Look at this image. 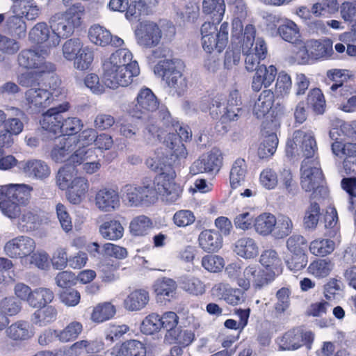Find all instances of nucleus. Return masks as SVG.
Masks as SVG:
<instances>
[{
	"instance_id": "nucleus-64",
	"label": "nucleus",
	"mask_w": 356,
	"mask_h": 356,
	"mask_svg": "<svg viewBox=\"0 0 356 356\" xmlns=\"http://www.w3.org/2000/svg\"><path fill=\"white\" fill-rule=\"evenodd\" d=\"M161 329V318L157 314L152 313L143 321L141 331L146 334H152Z\"/></svg>"
},
{
	"instance_id": "nucleus-17",
	"label": "nucleus",
	"mask_w": 356,
	"mask_h": 356,
	"mask_svg": "<svg viewBox=\"0 0 356 356\" xmlns=\"http://www.w3.org/2000/svg\"><path fill=\"white\" fill-rule=\"evenodd\" d=\"M63 90V88H58L49 92L42 88H31L26 91L25 99L31 108L40 110L49 106L52 102V97L58 96Z\"/></svg>"
},
{
	"instance_id": "nucleus-6",
	"label": "nucleus",
	"mask_w": 356,
	"mask_h": 356,
	"mask_svg": "<svg viewBox=\"0 0 356 356\" xmlns=\"http://www.w3.org/2000/svg\"><path fill=\"white\" fill-rule=\"evenodd\" d=\"M213 118L221 115L223 121H236L242 115L241 100L238 90L230 92L226 106L218 100H214L210 108Z\"/></svg>"
},
{
	"instance_id": "nucleus-4",
	"label": "nucleus",
	"mask_w": 356,
	"mask_h": 356,
	"mask_svg": "<svg viewBox=\"0 0 356 356\" xmlns=\"http://www.w3.org/2000/svg\"><path fill=\"white\" fill-rule=\"evenodd\" d=\"M26 205L6 199L0 202V209L3 215L11 220H17V226L23 232L33 229L38 220L37 215L25 208Z\"/></svg>"
},
{
	"instance_id": "nucleus-18",
	"label": "nucleus",
	"mask_w": 356,
	"mask_h": 356,
	"mask_svg": "<svg viewBox=\"0 0 356 356\" xmlns=\"http://www.w3.org/2000/svg\"><path fill=\"white\" fill-rule=\"evenodd\" d=\"M77 146L76 137L60 136L56 138L51 150L50 156L56 163L67 162L72 152Z\"/></svg>"
},
{
	"instance_id": "nucleus-1",
	"label": "nucleus",
	"mask_w": 356,
	"mask_h": 356,
	"mask_svg": "<svg viewBox=\"0 0 356 356\" xmlns=\"http://www.w3.org/2000/svg\"><path fill=\"white\" fill-rule=\"evenodd\" d=\"M85 14V8L80 3L71 6L65 12H59L53 15L49 23L52 34L49 40L51 46H57L60 38H67L72 35L75 29L82 23Z\"/></svg>"
},
{
	"instance_id": "nucleus-21",
	"label": "nucleus",
	"mask_w": 356,
	"mask_h": 356,
	"mask_svg": "<svg viewBox=\"0 0 356 356\" xmlns=\"http://www.w3.org/2000/svg\"><path fill=\"white\" fill-rule=\"evenodd\" d=\"M132 53L125 48L116 50L104 60L102 65L103 72L108 71L113 74L115 70H126L130 68L133 64L138 65L137 61L132 60Z\"/></svg>"
},
{
	"instance_id": "nucleus-20",
	"label": "nucleus",
	"mask_w": 356,
	"mask_h": 356,
	"mask_svg": "<svg viewBox=\"0 0 356 356\" xmlns=\"http://www.w3.org/2000/svg\"><path fill=\"white\" fill-rule=\"evenodd\" d=\"M132 53L125 48L116 50L104 60L102 65L103 72L108 71L113 74L115 70H126L130 68L133 64L138 65L137 61L132 60Z\"/></svg>"
},
{
	"instance_id": "nucleus-54",
	"label": "nucleus",
	"mask_w": 356,
	"mask_h": 356,
	"mask_svg": "<svg viewBox=\"0 0 356 356\" xmlns=\"http://www.w3.org/2000/svg\"><path fill=\"white\" fill-rule=\"evenodd\" d=\"M278 145V138L275 133L266 136L258 148V156L261 159L271 156L275 152Z\"/></svg>"
},
{
	"instance_id": "nucleus-10",
	"label": "nucleus",
	"mask_w": 356,
	"mask_h": 356,
	"mask_svg": "<svg viewBox=\"0 0 356 356\" xmlns=\"http://www.w3.org/2000/svg\"><path fill=\"white\" fill-rule=\"evenodd\" d=\"M122 196L131 207H139L150 204L156 195L152 186L126 184L121 189Z\"/></svg>"
},
{
	"instance_id": "nucleus-44",
	"label": "nucleus",
	"mask_w": 356,
	"mask_h": 356,
	"mask_svg": "<svg viewBox=\"0 0 356 356\" xmlns=\"http://www.w3.org/2000/svg\"><path fill=\"white\" fill-rule=\"evenodd\" d=\"M54 295L51 290L47 288L40 287L33 291L29 300V305L33 308L44 307L52 302Z\"/></svg>"
},
{
	"instance_id": "nucleus-61",
	"label": "nucleus",
	"mask_w": 356,
	"mask_h": 356,
	"mask_svg": "<svg viewBox=\"0 0 356 356\" xmlns=\"http://www.w3.org/2000/svg\"><path fill=\"white\" fill-rule=\"evenodd\" d=\"M94 59V53L88 47L81 48L74 59V67L79 70H88Z\"/></svg>"
},
{
	"instance_id": "nucleus-13",
	"label": "nucleus",
	"mask_w": 356,
	"mask_h": 356,
	"mask_svg": "<svg viewBox=\"0 0 356 356\" xmlns=\"http://www.w3.org/2000/svg\"><path fill=\"white\" fill-rule=\"evenodd\" d=\"M130 68L126 70H115L113 74L108 71L103 72V80L104 84L112 89H116L119 86L126 87L130 85L134 77L140 74L138 65L133 64L129 66Z\"/></svg>"
},
{
	"instance_id": "nucleus-59",
	"label": "nucleus",
	"mask_w": 356,
	"mask_h": 356,
	"mask_svg": "<svg viewBox=\"0 0 356 356\" xmlns=\"http://www.w3.org/2000/svg\"><path fill=\"white\" fill-rule=\"evenodd\" d=\"M115 313V309L111 303L99 305L93 309L91 319L95 322H103L113 316Z\"/></svg>"
},
{
	"instance_id": "nucleus-48",
	"label": "nucleus",
	"mask_w": 356,
	"mask_h": 356,
	"mask_svg": "<svg viewBox=\"0 0 356 356\" xmlns=\"http://www.w3.org/2000/svg\"><path fill=\"white\" fill-rule=\"evenodd\" d=\"M95 151V148H87L86 147L77 145L71 154L68 164L79 165L88 160L96 159L97 156L96 155Z\"/></svg>"
},
{
	"instance_id": "nucleus-35",
	"label": "nucleus",
	"mask_w": 356,
	"mask_h": 356,
	"mask_svg": "<svg viewBox=\"0 0 356 356\" xmlns=\"http://www.w3.org/2000/svg\"><path fill=\"white\" fill-rule=\"evenodd\" d=\"M234 252L243 258L252 259L259 254V247L252 238L243 237L236 242Z\"/></svg>"
},
{
	"instance_id": "nucleus-24",
	"label": "nucleus",
	"mask_w": 356,
	"mask_h": 356,
	"mask_svg": "<svg viewBox=\"0 0 356 356\" xmlns=\"http://www.w3.org/2000/svg\"><path fill=\"white\" fill-rule=\"evenodd\" d=\"M103 343L97 340H79L65 349L60 356H80L83 353L99 352L103 348Z\"/></svg>"
},
{
	"instance_id": "nucleus-40",
	"label": "nucleus",
	"mask_w": 356,
	"mask_h": 356,
	"mask_svg": "<svg viewBox=\"0 0 356 356\" xmlns=\"http://www.w3.org/2000/svg\"><path fill=\"white\" fill-rule=\"evenodd\" d=\"M163 145L168 149V153L177 159H185L188 154L184 145L175 133H169L166 135Z\"/></svg>"
},
{
	"instance_id": "nucleus-3",
	"label": "nucleus",
	"mask_w": 356,
	"mask_h": 356,
	"mask_svg": "<svg viewBox=\"0 0 356 356\" xmlns=\"http://www.w3.org/2000/svg\"><path fill=\"white\" fill-rule=\"evenodd\" d=\"M182 63L178 60H164L154 67V72L162 76L168 86L177 95H181L187 87L181 72Z\"/></svg>"
},
{
	"instance_id": "nucleus-7",
	"label": "nucleus",
	"mask_w": 356,
	"mask_h": 356,
	"mask_svg": "<svg viewBox=\"0 0 356 356\" xmlns=\"http://www.w3.org/2000/svg\"><path fill=\"white\" fill-rule=\"evenodd\" d=\"M295 150L300 151L305 159H317L314 158L317 145L312 131L302 129L294 131L292 140L287 142L286 152L293 154Z\"/></svg>"
},
{
	"instance_id": "nucleus-57",
	"label": "nucleus",
	"mask_w": 356,
	"mask_h": 356,
	"mask_svg": "<svg viewBox=\"0 0 356 356\" xmlns=\"http://www.w3.org/2000/svg\"><path fill=\"white\" fill-rule=\"evenodd\" d=\"M82 332V325L74 321L67 325L63 330L58 332L57 338L63 343L75 339Z\"/></svg>"
},
{
	"instance_id": "nucleus-31",
	"label": "nucleus",
	"mask_w": 356,
	"mask_h": 356,
	"mask_svg": "<svg viewBox=\"0 0 356 356\" xmlns=\"http://www.w3.org/2000/svg\"><path fill=\"white\" fill-rule=\"evenodd\" d=\"M198 241L200 248L205 252H216L222 247L221 235L214 230L202 231L199 235Z\"/></svg>"
},
{
	"instance_id": "nucleus-27",
	"label": "nucleus",
	"mask_w": 356,
	"mask_h": 356,
	"mask_svg": "<svg viewBox=\"0 0 356 356\" xmlns=\"http://www.w3.org/2000/svg\"><path fill=\"white\" fill-rule=\"evenodd\" d=\"M274 100L275 95L272 90H263L254 102L252 114L258 119L266 118L273 108Z\"/></svg>"
},
{
	"instance_id": "nucleus-5",
	"label": "nucleus",
	"mask_w": 356,
	"mask_h": 356,
	"mask_svg": "<svg viewBox=\"0 0 356 356\" xmlns=\"http://www.w3.org/2000/svg\"><path fill=\"white\" fill-rule=\"evenodd\" d=\"M323 181V174L318 159H304L300 167V185L307 193H314Z\"/></svg>"
},
{
	"instance_id": "nucleus-63",
	"label": "nucleus",
	"mask_w": 356,
	"mask_h": 356,
	"mask_svg": "<svg viewBox=\"0 0 356 356\" xmlns=\"http://www.w3.org/2000/svg\"><path fill=\"white\" fill-rule=\"evenodd\" d=\"M338 10L336 0H322L316 3L312 8V12L316 16L325 15L335 13Z\"/></svg>"
},
{
	"instance_id": "nucleus-16",
	"label": "nucleus",
	"mask_w": 356,
	"mask_h": 356,
	"mask_svg": "<svg viewBox=\"0 0 356 356\" xmlns=\"http://www.w3.org/2000/svg\"><path fill=\"white\" fill-rule=\"evenodd\" d=\"M243 278L238 280V285L248 290L252 282L256 289H261L273 280L268 273H265L257 265H250L243 271Z\"/></svg>"
},
{
	"instance_id": "nucleus-11",
	"label": "nucleus",
	"mask_w": 356,
	"mask_h": 356,
	"mask_svg": "<svg viewBox=\"0 0 356 356\" xmlns=\"http://www.w3.org/2000/svg\"><path fill=\"white\" fill-rule=\"evenodd\" d=\"M222 164V154L218 149L213 148L202 154L190 167V173L196 175L202 173L218 172Z\"/></svg>"
},
{
	"instance_id": "nucleus-43",
	"label": "nucleus",
	"mask_w": 356,
	"mask_h": 356,
	"mask_svg": "<svg viewBox=\"0 0 356 356\" xmlns=\"http://www.w3.org/2000/svg\"><path fill=\"white\" fill-rule=\"evenodd\" d=\"M334 266V262L329 259H318L309 265L307 271L316 278L321 279L327 277Z\"/></svg>"
},
{
	"instance_id": "nucleus-46",
	"label": "nucleus",
	"mask_w": 356,
	"mask_h": 356,
	"mask_svg": "<svg viewBox=\"0 0 356 356\" xmlns=\"http://www.w3.org/2000/svg\"><path fill=\"white\" fill-rule=\"evenodd\" d=\"M225 11L224 0H203L202 1V12L211 15L217 23L222 20Z\"/></svg>"
},
{
	"instance_id": "nucleus-53",
	"label": "nucleus",
	"mask_w": 356,
	"mask_h": 356,
	"mask_svg": "<svg viewBox=\"0 0 356 356\" xmlns=\"http://www.w3.org/2000/svg\"><path fill=\"white\" fill-rule=\"evenodd\" d=\"M335 249V243L327 238H318L311 242L310 252L316 255L325 257L331 254Z\"/></svg>"
},
{
	"instance_id": "nucleus-9",
	"label": "nucleus",
	"mask_w": 356,
	"mask_h": 356,
	"mask_svg": "<svg viewBox=\"0 0 356 356\" xmlns=\"http://www.w3.org/2000/svg\"><path fill=\"white\" fill-rule=\"evenodd\" d=\"M159 102L154 92L148 88L140 90L136 104L130 106L129 112L134 118L145 119L159 108Z\"/></svg>"
},
{
	"instance_id": "nucleus-39",
	"label": "nucleus",
	"mask_w": 356,
	"mask_h": 356,
	"mask_svg": "<svg viewBox=\"0 0 356 356\" xmlns=\"http://www.w3.org/2000/svg\"><path fill=\"white\" fill-rule=\"evenodd\" d=\"M276 224V218L270 213H263L259 215L254 221L255 232L259 235L266 236L273 234Z\"/></svg>"
},
{
	"instance_id": "nucleus-55",
	"label": "nucleus",
	"mask_w": 356,
	"mask_h": 356,
	"mask_svg": "<svg viewBox=\"0 0 356 356\" xmlns=\"http://www.w3.org/2000/svg\"><path fill=\"white\" fill-rule=\"evenodd\" d=\"M293 222L286 216H279L276 218V224L273 229V236L276 239H282L289 236L293 230Z\"/></svg>"
},
{
	"instance_id": "nucleus-45",
	"label": "nucleus",
	"mask_w": 356,
	"mask_h": 356,
	"mask_svg": "<svg viewBox=\"0 0 356 356\" xmlns=\"http://www.w3.org/2000/svg\"><path fill=\"white\" fill-rule=\"evenodd\" d=\"M146 349L143 343L137 340L124 342L116 350L115 356H145Z\"/></svg>"
},
{
	"instance_id": "nucleus-33",
	"label": "nucleus",
	"mask_w": 356,
	"mask_h": 356,
	"mask_svg": "<svg viewBox=\"0 0 356 356\" xmlns=\"http://www.w3.org/2000/svg\"><path fill=\"white\" fill-rule=\"evenodd\" d=\"M247 176V165L244 159H236L230 170L229 184L232 189L245 186Z\"/></svg>"
},
{
	"instance_id": "nucleus-51",
	"label": "nucleus",
	"mask_w": 356,
	"mask_h": 356,
	"mask_svg": "<svg viewBox=\"0 0 356 356\" xmlns=\"http://www.w3.org/2000/svg\"><path fill=\"white\" fill-rule=\"evenodd\" d=\"M278 33L284 40L291 43L296 42L300 37L297 24L289 19L279 26Z\"/></svg>"
},
{
	"instance_id": "nucleus-58",
	"label": "nucleus",
	"mask_w": 356,
	"mask_h": 356,
	"mask_svg": "<svg viewBox=\"0 0 356 356\" xmlns=\"http://www.w3.org/2000/svg\"><path fill=\"white\" fill-rule=\"evenodd\" d=\"M259 183L266 190L275 189L279 183L277 173L270 168L264 169L259 175Z\"/></svg>"
},
{
	"instance_id": "nucleus-8",
	"label": "nucleus",
	"mask_w": 356,
	"mask_h": 356,
	"mask_svg": "<svg viewBox=\"0 0 356 356\" xmlns=\"http://www.w3.org/2000/svg\"><path fill=\"white\" fill-rule=\"evenodd\" d=\"M48 49H25L18 55L19 65L25 68L33 69L38 73H50L54 71L55 66L50 62L44 60L49 54Z\"/></svg>"
},
{
	"instance_id": "nucleus-42",
	"label": "nucleus",
	"mask_w": 356,
	"mask_h": 356,
	"mask_svg": "<svg viewBox=\"0 0 356 356\" xmlns=\"http://www.w3.org/2000/svg\"><path fill=\"white\" fill-rule=\"evenodd\" d=\"M100 235L106 240L115 241L122 237L124 227L116 220H111L103 222L99 227Z\"/></svg>"
},
{
	"instance_id": "nucleus-37",
	"label": "nucleus",
	"mask_w": 356,
	"mask_h": 356,
	"mask_svg": "<svg viewBox=\"0 0 356 356\" xmlns=\"http://www.w3.org/2000/svg\"><path fill=\"white\" fill-rule=\"evenodd\" d=\"M228 31L229 26L227 22H223L219 29L218 34L212 37V42L210 45L207 44H202L204 51L208 53H211L213 51H217L218 53L222 51L226 47L228 42Z\"/></svg>"
},
{
	"instance_id": "nucleus-60",
	"label": "nucleus",
	"mask_w": 356,
	"mask_h": 356,
	"mask_svg": "<svg viewBox=\"0 0 356 356\" xmlns=\"http://www.w3.org/2000/svg\"><path fill=\"white\" fill-rule=\"evenodd\" d=\"M307 104L317 114H322L325 111V99L321 90L318 88L312 90L307 96Z\"/></svg>"
},
{
	"instance_id": "nucleus-29",
	"label": "nucleus",
	"mask_w": 356,
	"mask_h": 356,
	"mask_svg": "<svg viewBox=\"0 0 356 356\" xmlns=\"http://www.w3.org/2000/svg\"><path fill=\"white\" fill-rule=\"evenodd\" d=\"M6 333L8 338L16 341L28 340L34 335L29 323L22 320L12 323L6 329Z\"/></svg>"
},
{
	"instance_id": "nucleus-56",
	"label": "nucleus",
	"mask_w": 356,
	"mask_h": 356,
	"mask_svg": "<svg viewBox=\"0 0 356 356\" xmlns=\"http://www.w3.org/2000/svg\"><path fill=\"white\" fill-rule=\"evenodd\" d=\"M321 216V209L318 204L312 202L305 211L303 219L304 227L307 229L314 230Z\"/></svg>"
},
{
	"instance_id": "nucleus-26",
	"label": "nucleus",
	"mask_w": 356,
	"mask_h": 356,
	"mask_svg": "<svg viewBox=\"0 0 356 356\" xmlns=\"http://www.w3.org/2000/svg\"><path fill=\"white\" fill-rule=\"evenodd\" d=\"M259 261L267 270L266 273L273 280L282 272V259L274 249H267L263 251Z\"/></svg>"
},
{
	"instance_id": "nucleus-34",
	"label": "nucleus",
	"mask_w": 356,
	"mask_h": 356,
	"mask_svg": "<svg viewBox=\"0 0 356 356\" xmlns=\"http://www.w3.org/2000/svg\"><path fill=\"white\" fill-rule=\"evenodd\" d=\"M88 180L83 177H76L73 179L72 184L67 188V197L72 204H79L85 197L88 190Z\"/></svg>"
},
{
	"instance_id": "nucleus-62",
	"label": "nucleus",
	"mask_w": 356,
	"mask_h": 356,
	"mask_svg": "<svg viewBox=\"0 0 356 356\" xmlns=\"http://www.w3.org/2000/svg\"><path fill=\"white\" fill-rule=\"evenodd\" d=\"M292 87L291 79L289 75L284 72L278 74L274 95L277 97H284L289 94Z\"/></svg>"
},
{
	"instance_id": "nucleus-23",
	"label": "nucleus",
	"mask_w": 356,
	"mask_h": 356,
	"mask_svg": "<svg viewBox=\"0 0 356 356\" xmlns=\"http://www.w3.org/2000/svg\"><path fill=\"white\" fill-rule=\"evenodd\" d=\"M314 339L313 334L311 332H302L300 329H293L286 332L282 337L280 348L284 350H291L298 349L303 342H311Z\"/></svg>"
},
{
	"instance_id": "nucleus-2",
	"label": "nucleus",
	"mask_w": 356,
	"mask_h": 356,
	"mask_svg": "<svg viewBox=\"0 0 356 356\" xmlns=\"http://www.w3.org/2000/svg\"><path fill=\"white\" fill-rule=\"evenodd\" d=\"M256 29L252 24L245 27L244 37L242 39V52L245 56V67L248 72L257 71L261 65L260 61L265 59L267 54V47L264 40L257 38L255 45Z\"/></svg>"
},
{
	"instance_id": "nucleus-52",
	"label": "nucleus",
	"mask_w": 356,
	"mask_h": 356,
	"mask_svg": "<svg viewBox=\"0 0 356 356\" xmlns=\"http://www.w3.org/2000/svg\"><path fill=\"white\" fill-rule=\"evenodd\" d=\"M152 227V222L149 218L141 215L132 219L129 225L131 233L134 236H144Z\"/></svg>"
},
{
	"instance_id": "nucleus-22",
	"label": "nucleus",
	"mask_w": 356,
	"mask_h": 356,
	"mask_svg": "<svg viewBox=\"0 0 356 356\" xmlns=\"http://www.w3.org/2000/svg\"><path fill=\"white\" fill-rule=\"evenodd\" d=\"M69 108L67 102L60 104L58 106L49 108L40 120L42 128L47 131L54 134H60V125L62 124L61 113L67 111Z\"/></svg>"
},
{
	"instance_id": "nucleus-36",
	"label": "nucleus",
	"mask_w": 356,
	"mask_h": 356,
	"mask_svg": "<svg viewBox=\"0 0 356 356\" xmlns=\"http://www.w3.org/2000/svg\"><path fill=\"white\" fill-rule=\"evenodd\" d=\"M216 295L220 296L227 303L236 305L244 301L243 292L238 289H232L223 284L213 288Z\"/></svg>"
},
{
	"instance_id": "nucleus-28",
	"label": "nucleus",
	"mask_w": 356,
	"mask_h": 356,
	"mask_svg": "<svg viewBox=\"0 0 356 356\" xmlns=\"http://www.w3.org/2000/svg\"><path fill=\"white\" fill-rule=\"evenodd\" d=\"M31 188L26 184H10L2 188L6 200L27 204L31 196Z\"/></svg>"
},
{
	"instance_id": "nucleus-14",
	"label": "nucleus",
	"mask_w": 356,
	"mask_h": 356,
	"mask_svg": "<svg viewBox=\"0 0 356 356\" xmlns=\"http://www.w3.org/2000/svg\"><path fill=\"white\" fill-rule=\"evenodd\" d=\"M35 248V242L32 238L19 236L6 242L3 250L10 258H24L33 253Z\"/></svg>"
},
{
	"instance_id": "nucleus-30",
	"label": "nucleus",
	"mask_w": 356,
	"mask_h": 356,
	"mask_svg": "<svg viewBox=\"0 0 356 356\" xmlns=\"http://www.w3.org/2000/svg\"><path fill=\"white\" fill-rule=\"evenodd\" d=\"M332 42L330 39L323 40H311L303 51L315 59L330 56L333 52Z\"/></svg>"
},
{
	"instance_id": "nucleus-38",
	"label": "nucleus",
	"mask_w": 356,
	"mask_h": 356,
	"mask_svg": "<svg viewBox=\"0 0 356 356\" xmlns=\"http://www.w3.org/2000/svg\"><path fill=\"white\" fill-rule=\"evenodd\" d=\"M149 300V293L147 291L135 290L124 300V306L129 311H138L144 308Z\"/></svg>"
},
{
	"instance_id": "nucleus-19",
	"label": "nucleus",
	"mask_w": 356,
	"mask_h": 356,
	"mask_svg": "<svg viewBox=\"0 0 356 356\" xmlns=\"http://www.w3.org/2000/svg\"><path fill=\"white\" fill-rule=\"evenodd\" d=\"M95 204L102 212H113L120 207V197L118 190L104 187L95 196Z\"/></svg>"
},
{
	"instance_id": "nucleus-12",
	"label": "nucleus",
	"mask_w": 356,
	"mask_h": 356,
	"mask_svg": "<svg viewBox=\"0 0 356 356\" xmlns=\"http://www.w3.org/2000/svg\"><path fill=\"white\" fill-rule=\"evenodd\" d=\"M175 171L170 169L159 173L155 179L156 190L169 202H175L181 193V187L175 183Z\"/></svg>"
},
{
	"instance_id": "nucleus-32",
	"label": "nucleus",
	"mask_w": 356,
	"mask_h": 356,
	"mask_svg": "<svg viewBox=\"0 0 356 356\" xmlns=\"http://www.w3.org/2000/svg\"><path fill=\"white\" fill-rule=\"evenodd\" d=\"M177 288L176 282L165 277L157 279L153 285L157 300H170L173 298Z\"/></svg>"
},
{
	"instance_id": "nucleus-49",
	"label": "nucleus",
	"mask_w": 356,
	"mask_h": 356,
	"mask_svg": "<svg viewBox=\"0 0 356 356\" xmlns=\"http://www.w3.org/2000/svg\"><path fill=\"white\" fill-rule=\"evenodd\" d=\"M88 37L92 43L102 47L108 45L111 41L109 31L99 25H94L90 28Z\"/></svg>"
},
{
	"instance_id": "nucleus-47",
	"label": "nucleus",
	"mask_w": 356,
	"mask_h": 356,
	"mask_svg": "<svg viewBox=\"0 0 356 356\" xmlns=\"http://www.w3.org/2000/svg\"><path fill=\"white\" fill-rule=\"evenodd\" d=\"M57 317V310L52 306L44 307L35 311L31 316V322L40 327L54 322Z\"/></svg>"
},
{
	"instance_id": "nucleus-15",
	"label": "nucleus",
	"mask_w": 356,
	"mask_h": 356,
	"mask_svg": "<svg viewBox=\"0 0 356 356\" xmlns=\"http://www.w3.org/2000/svg\"><path fill=\"white\" fill-rule=\"evenodd\" d=\"M135 35L138 44L146 48L157 46L162 37L159 26L150 21L140 23L135 31Z\"/></svg>"
},
{
	"instance_id": "nucleus-50",
	"label": "nucleus",
	"mask_w": 356,
	"mask_h": 356,
	"mask_svg": "<svg viewBox=\"0 0 356 356\" xmlns=\"http://www.w3.org/2000/svg\"><path fill=\"white\" fill-rule=\"evenodd\" d=\"M165 339L170 343L188 346L194 339V334L191 330L177 327L175 331L166 333Z\"/></svg>"
},
{
	"instance_id": "nucleus-41",
	"label": "nucleus",
	"mask_w": 356,
	"mask_h": 356,
	"mask_svg": "<svg viewBox=\"0 0 356 356\" xmlns=\"http://www.w3.org/2000/svg\"><path fill=\"white\" fill-rule=\"evenodd\" d=\"M51 36L47 24L44 22H40L36 24L30 31L29 34V40L37 44L44 43L47 49H49L55 46H51L49 44V40Z\"/></svg>"
},
{
	"instance_id": "nucleus-25",
	"label": "nucleus",
	"mask_w": 356,
	"mask_h": 356,
	"mask_svg": "<svg viewBox=\"0 0 356 356\" xmlns=\"http://www.w3.org/2000/svg\"><path fill=\"white\" fill-rule=\"evenodd\" d=\"M19 168L28 177L43 179L48 177L51 170L43 161L33 159L19 163Z\"/></svg>"
}]
</instances>
